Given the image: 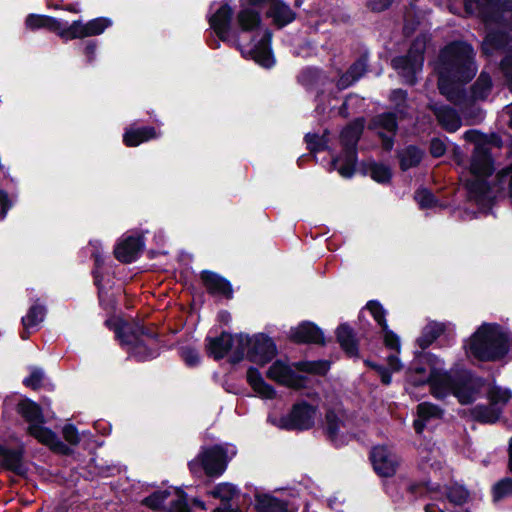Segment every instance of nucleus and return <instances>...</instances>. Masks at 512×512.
Here are the masks:
<instances>
[{
  "label": "nucleus",
  "instance_id": "nucleus-42",
  "mask_svg": "<svg viewBox=\"0 0 512 512\" xmlns=\"http://www.w3.org/2000/svg\"><path fill=\"white\" fill-rule=\"evenodd\" d=\"M442 332V324L436 322L429 323L424 327L421 336L417 339V343L422 349H425L432 344Z\"/></svg>",
  "mask_w": 512,
  "mask_h": 512
},
{
  "label": "nucleus",
  "instance_id": "nucleus-31",
  "mask_svg": "<svg viewBox=\"0 0 512 512\" xmlns=\"http://www.w3.org/2000/svg\"><path fill=\"white\" fill-rule=\"evenodd\" d=\"M247 381L260 397L265 399H272L275 397L276 391L271 385L264 381L261 373L256 368H250L247 371Z\"/></svg>",
  "mask_w": 512,
  "mask_h": 512
},
{
  "label": "nucleus",
  "instance_id": "nucleus-48",
  "mask_svg": "<svg viewBox=\"0 0 512 512\" xmlns=\"http://www.w3.org/2000/svg\"><path fill=\"white\" fill-rule=\"evenodd\" d=\"M370 174L372 179L379 183H386L391 178V169L384 165V164H378V163H372L370 165Z\"/></svg>",
  "mask_w": 512,
  "mask_h": 512
},
{
  "label": "nucleus",
  "instance_id": "nucleus-44",
  "mask_svg": "<svg viewBox=\"0 0 512 512\" xmlns=\"http://www.w3.org/2000/svg\"><path fill=\"white\" fill-rule=\"evenodd\" d=\"M295 367L300 370L311 374L324 375L330 368L328 361H301L295 364Z\"/></svg>",
  "mask_w": 512,
  "mask_h": 512
},
{
  "label": "nucleus",
  "instance_id": "nucleus-63",
  "mask_svg": "<svg viewBox=\"0 0 512 512\" xmlns=\"http://www.w3.org/2000/svg\"><path fill=\"white\" fill-rule=\"evenodd\" d=\"M393 0H369L368 1V7L372 11L381 12L385 9H387Z\"/></svg>",
  "mask_w": 512,
  "mask_h": 512
},
{
  "label": "nucleus",
  "instance_id": "nucleus-17",
  "mask_svg": "<svg viewBox=\"0 0 512 512\" xmlns=\"http://www.w3.org/2000/svg\"><path fill=\"white\" fill-rule=\"evenodd\" d=\"M375 472L382 477H391L398 467V457L386 446H376L370 455Z\"/></svg>",
  "mask_w": 512,
  "mask_h": 512
},
{
  "label": "nucleus",
  "instance_id": "nucleus-9",
  "mask_svg": "<svg viewBox=\"0 0 512 512\" xmlns=\"http://www.w3.org/2000/svg\"><path fill=\"white\" fill-rule=\"evenodd\" d=\"M235 455V446L215 445L203 449L198 457L189 463V467L193 473H196L201 465L208 476H219L225 471L227 462Z\"/></svg>",
  "mask_w": 512,
  "mask_h": 512
},
{
  "label": "nucleus",
  "instance_id": "nucleus-56",
  "mask_svg": "<svg viewBox=\"0 0 512 512\" xmlns=\"http://www.w3.org/2000/svg\"><path fill=\"white\" fill-rule=\"evenodd\" d=\"M383 331V337H384V343L385 345L393 350L399 351L400 349V340L399 337L391 331L388 327L386 329H382Z\"/></svg>",
  "mask_w": 512,
  "mask_h": 512
},
{
  "label": "nucleus",
  "instance_id": "nucleus-32",
  "mask_svg": "<svg viewBox=\"0 0 512 512\" xmlns=\"http://www.w3.org/2000/svg\"><path fill=\"white\" fill-rule=\"evenodd\" d=\"M46 314L44 306L39 304H33L26 316L22 317V325L24 331L21 334L22 339H27L30 334V330L37 327L43 320Z\"/></svg>",
  "mask_w": 512,
  "mask_h": 512
},
{
  "label": "nucleus",
  "instance_id": "nucleus-24",
  "mask_svg": "<svg viewBox=\"0 0 512 512\" xmlns=\"http://www.w3.org/2000/svg\"><path fill=\"white\" fill-rule=\"evenodd\" d=\"M299 81L307 88L323 93L333 79H330L323 71L317 68H307L299 75Z\"/></svg>",
  "mask_w": 512,
  "mask_h": 512
},
{
  "label": "nucleus",
  "instance_id": "nucleus-18",
  "mask_svg": "<svg viewBox=\"0 0 512 512\" xmlns=\"http://www.w3.org/2000/svg\"><path fill=\"white\" fill-rule=\"evenodd\" d=\"M275 354V344L269 337L259 334L250 338V347L247 350V358L250 361L264 365L269 362Z\"/></svg>",
  "mask_w": 512,
  "mask_h": 512
},
{
  "label": "nucleus",
  "instance_id": "nucleus-19",
  "mask_svg": "<svg viewBox=\"0 0 512 512\" xmlns=\"http://www.w3.org/2000/svg\"><path fill=\"white\" fill-rule=\"evenodd\" d=\"M267 377L281 385L299 389L303 386V379L296 375L292 367L285 361H275L267 371Z\"/></svg>",
  "mask_w": 512,
  "mask_h": 512
},
{
  "label": "nucleus",
  "instance_id": "nucleus-14",
  "mask_svg": "<svg viewBox=\"0 0 512 512\" xmlns=\"http://www.w3.org/2000/svg\"><path fill=\"white\" fill-rule=\"evenodd\" d=\"M316 417V410L306 403H299L293 406L291 412L273 423L281 429L306 430L313 426Z\"/></svg>",
  "mask_w": 512,
  "mask_h": 512
},
{
  "label": "nucleus",
  "instance_id": "nucleus-36",
  "mask_svg": "<svg viewBox=\"0 0 512 512\" xmlns=\"http://www.w3.org/2000/svg\"><path fill=\"white\" fill-rule=\"evenodd\" d=\"M435 495L446 496L448 502L453 506H463L469 499V492L461 485L446 487L444 491H435Z\"/></svg>",
  "mask_w": 512,
  "mask_h": 512
},
{
  "label": "nucleus",
  "instance_id": "nucleus-51",
  "mask_svg": "<svg viewBox=\"0 0 512 512\" xmlns=\"http://www.w3.org/2000/svg\"><path fill=\"white\" fill-rule=\"evenodd\" d=\"M169 495L170 492L168 490L157 491L152 495L146 497L143 500V504L154 510L160 509L163 502L168 498Z\"/></svg>",
  "mask_w": 512,
  "mask_h": 512
},
{
  "label": "nucleus",
  "instance_id": "nucleus-55",
  "mask_svg": "<svg viewBox=\"0 0 512 512\" xmlns=\"http://www.w3.org/2000/svg\"><path fill=\"white\" fill-rule=\"evenodd\" d=\"M176 493L177 497L172 501L168 512H190L184 494L179 490H176Z\"/></svg>",
  "mask_w": 512,
  "mask_h": 512
},
{
  "label": "nucleus",
  "instance_id": "nucleus-43",
  "mask_svg": "<svg viewBox=\"0 0 512 512\" xmlns=\"http://www.w3.org/2000/svg\"><path fill=\"white\" fill-rule=\"evenodd\" d=\"M3 462L7 469L18 475H24L27 472V468L22 460V454L18 451L5 452Z\"/></svg>",
  "mask_w": 512,
  "mask_h": 512
},
{
  "label": "nucleus",
  "instance_id": "nucleus-35",
  "mask_svg": "<svg viewBox=\"0 0 512 512\" xmlns=\"http://www.w3.org/2000/svg\"><path fill=\"white\" fill-rule=\"evenodd\" d=\"M255 507L258 512H293L284 501L269 494L257 495Z\"/></svg>",
  "mask_w": 512,
  "mask_h": 512
},
{
  "label": "nucleus",
  "instance_id": "nucleus-4",
  "mask_svg": "<svg viewBox=\"0 0 512 512\" xmlns=\"http://www.w3.org/2000/svg\"><path fill=\"white\" fill-rule=\"evenodd\" d=\"M466 11L476 15L490 26L499 24L497 30L490 29L482 44L486 55L512 47V0H464Z\"/></svg>",
  "mask_w": 512,
  "mask_h": 512
},
{
  "label": "nucleus",
  "instance_id": "nucleus-38",
  "mask_svg": "<svg viewBox=\"0 0 512 512\" xmlns=\"http://www.w3.org/2000/svg\"><path fill=\"white\" fill-rule=\"evenodd\" d=\"M337 339L341 347L346 351V353L349 356L356 355L357 346L354 340L353 332L349 326L343 324L338 327Z\"/></svg>",
  "mask_w": 512,
  "mask_h": 512
},
{
  "label": "nucleus",
  "instance_id": "nucleus-12",
  "mask_svg": "<svg viewBox=\"0 0 512 512\" xmlns=\"http://www.w3.org/2000/svg\"><path fill=\"white\" fill-rule=\"evenodd\" d=\"M233 10L228 3H222L209 16V24L219 39L231 45H238L239 34L232 27Z\"/></svg>",
  "mask_w": 512,
  "mask_h": 512
},
{
  "label": "nucleus",
  "instance_id": "nucleus-33",
  "mask_svg": "<svg viewBox=\"0 0 512 512\" xmlns=\"http://www.w3.org/2000/svg\"><path fill=\"white\" fill-rule=\"evenodd\" d=\"M157 136L153 127L130 128L124 133L123 141L127 146L134 147Z\"/></svg>",
  "mask_w": 512,
  "mask_h": 512
},
{
  "label": "nucleus",
  "instance_id": "nucleus-37",
  "mask_svg": "<svg viewBox=\"0 0 512 512\" xmlns=\"http://www.w3.org/2000/svg\"><path fill=\"white\" fill-rule=\"evenodd\" d=\"M423 151L415 146H408L398 153L400 167L402 170H408L417 166L422 158Z\"/></svg>",
  "mask_w": 512,
  "mask_h": 512
},
{
  "label": "nucleus",
  "instance_id": "nucleus-52",
  "mask_svg": "<svg viewBox=\"0 0 512 512\" xmlns=\"http://www.w3.org/2000/svg\"><path fill=\"white\" fill-rule=\"evenodd\" d=\"M415 200L421 208H431L436 205L434 195L427 189H420L415 193Z\"/></svg>",
  "mask_w": 512,
  "mask_h": 512
},
{
  "label": "nucleus",
  "instance_id": "nucleus-50",
  "mask_svg": "<svg viewBox=\"0 0 512 512\" xmlns=\"http://www.w3.org/2000/svg\"><path fill=\"white\" fill-rule=\"evenodd\" d=\"M494 500L512 496V479L505 478L494 485L493 488Z\"/></svg>",
  "mask_w": 512,
  "mask_h": 512
},
{
  "label": "nucleus",
  "instance_id": "nucleus-41",
  "mask_svg": "<svg viewBox=\"0 0 512 512\" xmlns=\"http://www.w3.org/2000/svg\"><path fill=\"white\" fill-rule=\"evenodd\" d=\"M26 26L31 29L45 27L53 31H58L61 28V22L52 17L31 14L26 18Z\"/></svg>",
  "mask_w": 512,
  "mask_h": 512
},
{
  "label": "nucleus",
  "instance_id": "nucleus-34",
  "mask_svg": "<svg viewBox=\"0 0 512 512\" xmlns=\"http://www.w3.org/2000/svg\"><path fill=\"white\" fill-rule=\"evenodd\" d=\"M412 493L419 492L420 494L423 493L425 490L428 493H431L433 502H430L425 505V511L426 512H444L446 508V502L441 499V495H435V491H439L440 487L439 485H430V484H419V485H413L410 487Z\"/></svg>",
  "mask_w": 512,
  "mask_h": 512
},
{
  "label": "nucleus",
  "instance_id": "nucleus-26",
  "mask_svg": "<svg viewBox=\"0 0 512 512\" xmlns=\"http://www.w3.org/2000/svg\"><path fill=\"white\" fill-rule=\"evenodd\" d=\"M418 418L414 421V429L420 434L423 432L426 424L431 420L440 419L443 411L437 405L430 402H423L417 406Z\"/></svg>",
  "mask_w": 512,
  "mask_h": 512
},
{
  "label": "nucleus",
  "instance_id": "nucleus-53",
  "mask_svg": "<svg viewBox=\"0 0 512 512\" xmlns=\"http://www.w3.org/2000/svg\"><path fill=\"white\" fill-rule=\"evenodd\" d=\"M43 378L44 372L39 368H33L30 372V375L24 379L23 383L27 387L37 389L41 386Z\"/></svg>",
  "mask_w": 512,
  "mask_h": 512
},
{
  "label": "nucleus",
  "instance_id": "nucleus-11",
  "mask_svg": "<svg viewBox=\"0 0 512 512\" xmlns=\"http://www.w3.org/2000/svg\"><path fill=\"white\" fill-rule=\"evenodd\" d=\"M512 398V392L499 386L488 391L489 405H477L472 410L473 417L482 423H495L499 420L503 407Z\"/></svg>",
  "mask_w": 512,
  "mask_h": 512
},
{
  "label": "nucleus",
  "instance_id": "nucleus-59",
  "mask_svg": "<svg viewBox=\"0 0 512 512\" xmlns=\"http://www.w3.org/2000/svg\"><path fill=\"white\" fill-rule=\"evenodd\" d=\"M63 437L67 442H69L72 445H76L80 441L79 433L75 426L72 424L65 425L63 428Z\"/></svg>",
  "mask_w": 512,
  "mask_h": 512
},
{
  "label": "nucleus",
  "instance_id": "nucleus-13",
  "mask_svg": "<svg viewBox=\"0 0 512 512\" xmlns=\"http://www.w3.org/2000/svg\"><path fill=\"white\" fill-rule=\"evenodd\" d=\"M325 430L328 437L336 444H343L347 437L354 434L353 422L342 409L329 410L326 414Z\"/></svg>",
  "mask_w": 512,
  "mask_h": 512
},
{
  "label": "nucleus",
  "instance_id": "nucleus-62",
  "mask_svg": "<svg viewBox=\"0 0 512 512\" xmlns=\"http://www.w3.org/2000/svg\"><path fill=\"white\" fill-rule=\"evenodd\" d=\"M12 204L7 193L0 188V220L6 217L7 211L12 207Z\"/></svg>",
  "mask_w": 512,
  "mask_h": 512
},
{
  "label": "nucleus",
  "instance_id": "nucleus-39",
  "mask_svg": "<svg viewBox=\"0 0 512 512\" xmlns=\"http://www.w3.org/2000/svg\"><path fill=\"white\" fill-rule=\"evenodd\" d=\"M250 347V338L243 334L232 335V345H230L229 351L232 353L233 362H238L247 357V350Z\"/></svg>",
  "mask_w": 512,
  "mask_h": 512
},
{
  "label": "nucleus",
  "instance_id": "nucleus-10",
  "mask_svg": "<svg viewBox=\"0 0 512 512\" xmlns=\"http://www.w3.org/2000/svg\"><path fill=\"white\" fill-rule=\"evenodd\" d=\"M426 43V37L419 36L412 43L406 56H399L392 60L393 68L410 85L415 84L416 76L422 70Z\"/></svg>",
  "mask_w": 512,
  "mask_h": 512
},
{
  "label": "nucleus",
  "instance_id": "nucleus-22",
  "mask_svg": "<svg viewBox=\"0 0 512 512\" xmlns=\"http://www.w3.org/2000/svg\"><path fill=\"white\" fill-rule=\"evenodd\" d=\"M143 247V241L138 236L133 235L123 238L114 250L115 257L124 263H130L134 261Z\"/></svg>",
  "mask_w": 512,
  "mask_h": 512
},
{
  "label": "nucleus",
  "instance_id": "nucleus-6",
  "mask_svg": "<svg viewBox=\"0 0 512 512\" xmlns=\"http://www.w3.org/2000/svg\"><path fill=\"white\" fill-rule=\"evenodd\" d=\"M19 412L29 423L28 432L31 436L56 452L63 454L70 452V449L52 430L42 425V413L37 404L29 400H24L19 404Z\"/></svg>",
  "mask_w": 512,
  "mask_h": 512
},
{
  "label": "nucleus",
  "instance_id": "nucleus-47",
  "mask_svg": "<svg viewBox=\"0 0 512 512\" xmlns=\"http://www.w3.org/2000/svg\"><path fill=\"white\" fill-rule=\"evenodd\" d=\"M112 25V21L108 18H96L86 23V34L88 36L99 35L106 28Z\"/></svg>",
  "mask_w": 512,
  "mask_h": 512
},
{
  "label": "nucleus",
  "instance_id": "nucleus-30",
  "mask_svg": "<svg viewBox=\"0 0 512 512\" xmlns=\"http://www.w3.org/2000/svg\"><path fill=\"white\" fill-rule=\"evenodd\" d=\"M366 68V58L362 57L358 59L355 63L351 65V67L346 73L342 74L339 77L336 83L337 89L340 91L351 86L354 82H356L364 75V73L366 72Z\"/></svg>",
  "mask_w": 512,
  "mask_h": 512
},
{
  "label": "nucleus",
  "instance_id": "nucleus-45",
  "mask_svg": "<svg viewBox=\"0 0 512 512\" xmlns=\"http://www.w3.org/2000/svg\"><path fill=\"white\" fill-rule=\"evenodd\" d=\"M57 32L62 38L66 39L87 37L86 24H83L81 21H74L67 28H63L61 26L60 30H58Z\"/></svg>",
  "mask_w": 512,
  "mask_h": 512
},
{
  "label": "nucleus",
  "instance_id": "nucleus-5",
  "mask_svg": "<svg viewBox=\"0 0 512 512\" xmlns=\"http://www.w3.org/2000/svg\"><path fill=\"white\" fill-rule=\"evenodd\" d=\"M467 353L481 361L502 358L509 349L508 335L497 324H483L471 336Z\"/></svg>",
  "mask_w": 512,
  "mask_h": 512
},
{
  "label": "nucleus",
  "instance_id": "nucleus-23",
  "mask_svg": "<svg viewBox=\"0 0 512 512\" xmlns=\"http://www.w3.org/2000/svg\"><path fill=\"white\" fill-rule=\"evenodd\" d=\"M290 338L298 343H323L322 331L311 322H303L290 330Z\"/></svg>",
  "mask_w": 512,
  "mask_h": 512
},
{
  "label": "nucleus",
  "instance_id": "nucleus-15",
  "mask_svg": "<svg viewBox=\"0 0 512 512\" xmlns=\"http://www.w3.org/2000/svg\"><path fill=\"white\" fill-rule=\"evenodd\" d=\"M274 0H240V9L236 15V23L242 32H252L261 25L259 7L270 5Z\"/></svg>",
  "mask_w": 512,
  "mask_h": 512
},
{
  "label": "nucleus",
  "instance_id": "nucleus-29",
  "mask_svg": "<svg viewBox=\"0 0 512 512\" xmlns=\"http://www.w3.org/2000/svg\"><path fill=\"white\" fill-rule=\"evenodd\" d=\"M232 345V335L226 332L218 337H208L206 339V348L209 355L215 359H222Z\"/></svg>",
  "mask_w": 512,
  "mask_h": 512
},
{
  "label": "nucleus",
  "instance_id": "nucleus-58",
  "mask_svg": "<svg viewBox=\"0 0 512 512\" xmlns=\"http://www.w3.org/2000/svg\"><path fill=\"white\" fill-rule=\"evenodd\" d=\"M89 245L92 248L91 253H92V256L95 259L96 270L94 271V277H95V282L98 285V283H99L98 269L102 265L103 259H102L101 255H100V252H99V243H98V241H91L89 243Z\"/></svg>",
  "mask_w": 512,
  "mask_h": 512
},
{
  "label": "nucleus",
  "instance_id": "nucleus-60",
  "mask_svg": "<svg viewBox=\"0 0 512 512\" xmlns=\"http://www.w3.org/2000/svg\"><path fill=\"white\" fill-rule=\"evenodd\" d=\"M407 93L402 89H396L391 92L390 100L395 104L396 109L402 113V104L405 103Z\"/></svg>",
  "mask_w": 512,
  "mask_h": 512
},
{
  "label": "nucleus",
  "instance_id": "nucleus-27",
  "mask_svg": "<svg viewBox=\"0 0 512 512\" xmlns=\"http://www.w3.org/2000/svg\"><path fill=\"white\" fill-rule=\"evenodd\" d=\"M207 290L213 294L222 295L227 298L232 296L230 283L219 275L205 271L201 276Z\"/></svg>",
  "mask_w": 512,
  "mask_h": 512
},
{
  "label": "nucleus",
  "instance_id": "nucleus-54",
  "mask_svg": "<svg viewBox=\"0 0 512 512\" xmlns=\"http://www.w3.org/2000/svg\"><path fill=\"white\" fill-rule=\"evenodd\" d=\"M181 358L188 366H196L200 362V357L198 352L191 347H182L180 350Z\"/></svg>",
  "mask_w": 512,
  "mask_h": 512
},
{
  "label": "nucleus",
  "instance_id": "nucleus-64",
  "mask_svg": "<svg viewBox=\"0 0 512 512\" xmlns=\"http://www.w3.org/2000/svg\"><path fill=\"white\" fill-rule=\"evenodd\" d=\"M501 69L505 76L512 81V54L506 55L501 61Z\"/></svg>",
  "mask_w": 512,
  "mask_h": 512
},
{
  "label": "nucleus",
  "instance_id": "nucleus-21",
  "mask_svg": "<svg viewBox=\"0 0 512 512\" xmlns=\"http://www.w3.org/2000/svg\"><path fill=\"white\" fill-rule=\"evenodd\" d=\"M492 89V80L488 73L481 72L476 82L471 87V94L468 96L466 92L462 89L465 98L463 99L462 104H456L459 106L464 113V107L468 106L472 101L485 100L491 92Z\"/></svg>",
  "mask_w": 512,
  "mask_h": 512
},
{
  "label": "nucleus",
  "instance_id": "nucleus-1",
  "mask_svg": "<svg viewBox=\"0 0 512 512\" xmlns=\"http://www.w3.org/2000/svg\"><path fill=\"white\" fill-rule=\"evenodd\" d=\"M409 381L415 386L428 384L431 395L436 399L455 396L461 404L473 402L479 394L483 381L467 370H446L439 357L422 353L409 369Z\"/></svg>",
  "mask_w": 512,
  "mask_h": 512
},
{
  "label": "nucleus",
  "instance_id": "nucleus-28",
  "mask_svg": "<svg viewBox=\"0 0 512 512\" xmlns=\"http://www.w3.org/2000/svg\"><path fill=\"white\" fill-rule=\"evenodd\" d=\"M439 124L448 132H455L461 126V120L455 110L448 106L432 107Z\"/></svg>",
  "mask_w": 512,
  "mask_h": 512
},
{
  "label": "nucleus",
  "instance_id": "nucleus-7",
  "mask_svg": "<svg viewBox=\"0 0 512 512\" xmlns=\"http://www.w3.org/2000/svg\"><path fill=\"white\" fill-rule=\"evenodd\" d=\"M364 120L356 119L342 131L343 153L332 160V166L344 178H350L355 171L357 160L356 145L363 132Z\"/></svg>",
  "mask_w": 512,
  "mask_h": 512
},
{
  "label": "nucleus",
  "instance_id": "nucleus-57",
  "mask_svg": "<svg viewBox=\"0 0 512 512\" xmlns=\"http://www.w3.org/2000/svg\"><path fill=\"white\" fill-rule=\"evenodd\" d=\"M305 139L309 149L312 151L325 149L327 144V141L324 139V137H319L316 134H307Z\"/></svg>",
  "mask_w": 512,
  "mask_h": 512
},
{
  "label": "nucleus",
  "instance_id": "nucleus-61",
  "mask_svg": "<svg viewBox=\"0 0 512 512\" xmlns=\"http://www.w3.org/2000/svg\"><path fill=\"white\" fill-rule=\"evenodd\" d=\"M446 152V145L443 140L434 138L430 143V153L433 157H441Z\"/></svg>",
  "mask_w": 512,
  "mask_h": 512
},
{
  "label": "nucleus",
  "instance_id": "nucleus-16",
  "mask_svg": "<svg viewBox=\"0 0 512 512\" xmlns=\"http://www.w3.org/2000/svg\"><path fill=\"white\" fill-rule=\"evenodd\" d=\"M272 33L268 29L258 31L253 38L255 44L247 51L241 49L244 57H251L256 63L265 68H270L274 65V58L271 51Z\"/></svg>",
  "mask_w": 512,
  "mask_h": 512
},
{
  "label": "nucleus",
  "instance_id": "nucleus-40",
  "mask_svg": "<svg viewBox=\"0 0 512 512\" xmlns=\"http://www.w3.org/2000/svg\"><path fill=\"white\" fill-rule=\"evenodd\" d=\"M419 455L421 458V463L423 465H428L432 469H440L442 464L441 452L434 445L428 446L425 445L420 448Z\"/></svg>",
  "mask_w": 512,
  "mask_h": 512
},
{
  "label": "nucleus",
  "instance_id": "nucleus-20",
  "mask_svg": "<svg viewBox=\"0 0 512 512\" xmlns=\"http://www.w3.org/2000/svg\"><path fill=\"white\" fill-rule=\"evenodd\" d=\"M371 127L375 129L382 139V146L385 150L392 149L394 136L397 131V121L393 113H383L374 117Z\"/></svg>",
  "mask_w": 512,
  "mask_h": 512
},
{
  "label": "nucleus",
  "instance_id": "nucleus-2",
  "mask_svg": "<svg viewBox=\"0 0 512 512\" xmlns=\"http://www.w3.org/2000/svg\"><path fill=\"white\" fill-rule=\"evenodd\" d=\"M463 137L465 140L475 143L469 175L464 180L470 200L485 210L490 208L498 191L507 188L512 196V163L511 166L500 171L496 176L497 182L490 185L487 178L492 174L493 165L483 136L477 130H469L464 133Z\"/></svg>",
  "mask_w": 512,
  "mask_h": 512
},
{
  "label": "nucleus",
  "instance_id": "nucleus-8",
  "mask_svg": "<svg viewBox=\"0 0 512 512\" xmlns=\"http://www.w3.org/2000/svg\"><path fill=\"white\" fill-rule=\"evenodd\" d=\"M116 336L123 345L128 346L129 353L139 361L156 357L155 350L148 347L152 335L146 334L144 328L138 324L121 323L116 328Z\"/></svg>",
  "mask_w": 512,
  "mask_h": 512
},
{
  "label": "nucleus",
  "instance_id": "nucleus-25",
  "mask_svg": "<svg viewBox=\"0 0 512 512\" xmlns=\"http://www.w3.org/2000/svg\"><path fill=\"white\" fill-rule=\"evenodd\" d=\"M267 17L273 20V23L279 28L286 26L295 19L293 10L282 0H274L268 6Z\"/></svg>",
  "mask_w": 512,
  "mask_h": 512
},
{
  "label": "nucleus",
  "instance_id": "nucleus-3",
  "mask_svg": "<svg viewBox=\"0 0 512 512\" xmlns=\"http://www.w3.org/2000/svg\"><path fill=\"white\" fill-rule=\"evenodd\" d=\"M473 48L465 42H452L445 46L438 57L435 70L438 73V88L450 102L462 104L465 95L462 84L477 73Z\"/></svg>",
  "mask_w": 512,
  "mask_h": 512
},
{
  "label": "nucleus",
  "instance_id": "nucleus-46",
  "mask_svg": "<svg viewBox=\"0 0 512 512\" xmlns=\"http://www.w3.org/2000/svg\"><path fill=\"white\" fill-rule=\"evenodd\" d=\"M237 492L238 490L234 485L230 483H220L210 492V495L228 502L237 494Z\"/></svg>",
  "mask_w": 512,
  "mask_h": 512
},
{
  "label": "nucleus",
  "instance_id": "nucleus-49",
  "mask_svg": "<svg viewBox=\"0 0 512 512\" xmlns=\"http://www.w3.org/2000/svg\"><path fill=\"white\" fill-rule=\"evenodd\" d=\"M367 309L372 314L375 321L381 326L382 329L387 328V322H386V311L382 307V305L377 301H370L367 304Z\"/></svg>",
  "mask_w": 512,
  "mask_h": 512
}]
</instances>
